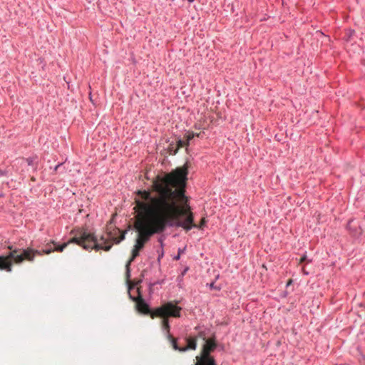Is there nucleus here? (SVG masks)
Wrapping results in <instances>:
<instances>
[{"mask_svg":"<svg viewBox=\"0 0 365 365\" xmlns=\"http://www.w3.org/2000/svg\"><path fill=\"white\" fill-rule=\"evenodd\" d=\"M53 245H55V241L51 240L45 246L43 249H42L41 250H38L41 253V256H42L43 254L49 255L51 252H54Z\"/></svg>","mask_w":365,"mask_h":365,"instance_id":"nucleus-13","label":"nucleus"},{"mask_svg":"<svg viewBox=\"0 0 365 365\" xmlns=\"http://www.w3.org/2000/svg\"><path fill=\"white\" fill-rule=\"evenodd\" d=\"M128 284V295L130 299L133 302H136V308L138 312L145 314H150L152 319L155 317H180V311L182 308L180 307L177 306L179 303L178 301L175 302H168L163 304L162 306L156 307L154 309H152L149 304L145 302V300L143 298L142 294L140 292V289H137L138 296L134 297L130 294V290L133 289V287Z\"/></svg>","mask_w":365,"mask_h":365,"instance_id":"nucleus-3","label":"nucleus"},{"mask_svg":"<svg viewBox=\"0 0 365 365\" xmlns=\"http://www.w3.org/2000/svg\"><path fill=\"white\" fill-rule=\"evenodd\" d=\"M10 252L4 255V257L11 264V272H12L13 263L21 264L25 259L33 262L36 255H41L38 250L28 247L26 249H13L11 246L9 247Z\"/></svg>","mask_w":365,"mask_h":365,"instance_id":"nucleus-4","label":"nucleus"},{"mask_svg":"<svg viewBox=\"0 0 365 365\" xmlns=\"http://www.w3.org/2000/svg\"><path fill=\"white\" fill-rule=\"evenodd\" d=\"M146 272H147V270H146V269H143V270L141 272V274H140V275H141V277H142L143 278H145V276Z\"/></svg>","mask_w":365,"mask_h":365,"instance_id":"nucleus-28","label":"nucleus"},{"mask_svg":"<svg viewBox=\"0 0 365 365\" xmlns=\"http://www.w3.org/2000/svg\"><path fill=\"white\" fill-rule=\"evenodd\" d=\"M200 136H201V133H195V137L200 138Z\"/></svg>","mask_w":365,"mask_h":365,"instance_id":"nucleus-31","label":"nucleus"},{"mask_svg":"<svg viewBox=\"0 0 365 365\" xmlns=\"http://www.w3.org/2000/svg\"><path fill=\"white\" fill-rule=\"evenodd\" d=\"M7 175H8V170L0 169V177L7 176Z\"/></svg>","mask_w":365,"mask_h":365,"instance_id":"nucleus-22","label":"nucleus"},{"mask_svg":"<svg viewBox=\"0 0 365 365\" xmlns=\"http://www.w3.org/2000/svg\"><path fill=\"white\" fill-rule=\"evenodd\" d=\"M180 258V255L178 254L177 255L174 256L173 259L174 260H179Z\"/></svg>","mask_w":365,"mask_h":365,"instance_id":"nucleus-29","label":"nucleus"},{"mask_svg":"<svg viewBox=\"0 0 365 365\" xmlns=\"http://www.w3.org/2000/svg\"><path fill=\"white\" fill-rule=\"evenodd\" d=\"M157 252L158 254V262L160 264L161 259L164 257V249L160 248L157 250Z\"/></svg>","mask_w":365,"mask_h":365,"instance_id":"nucleus-19","label":"nucleus"},{"mask_svg":"<svg viewBox=\"0 0 365 365\" xmlns=\"http://www.w3.org/2000/svg\"><path fill=\"white\" fill-rule=\"evenodd\" d=\"M178 148H176L174 142L170 143L168 146V152H169L170 155H174L178 153Z\"/></svg>","mask_w":365,"mask_h":365,"instance_id":"nucleus-16","label":"nucleus"},{"mask_svg":"<svg viewBox=\"0 0 365 365\" xmlns=\"http://www.w3.org/2000/svg\"><path fill=\"white\" fill-rule=\"evenodd\" d=\"M185 247L182 249L179 248L178 251V254H179L180 255L182 253H183L185 252Z\"/></svg>","mask_w":365,"mask_h":365,"instance_id":"nucleus-26","label":"nucleus"},{"mask_svg":"<svg viewBox=\"0 0 365 365\" xmlns=\"http://www.w3.org/2000/svg\"><path fill=\"white\" fill-rule=\"evenodd\" d=\"M210 287L211 289H217V290H220V288L219 287H217L215 285V282H211L210 284H209Z\"/></svg>","mask_w":365,"mask_h":365,"instance_id":"nucleus-25","label":"nucleus"},{"mask_svg":"<svg viewBox=\"0 0 365 365\" xmlns=\"http://www.w3.org/2000/svg\"><path fill=\"white\" fill-rule=\"evenodd\" d=\"M11 264L4 257V255H0V270H4L11 272Z\"/></svg>","mask_w":365,"mask_h":365,"instance_id":"nucleus-12","label":"nucleus"},{"mask_svg":"<svg viewBox=\"0 0 365 365\" xmlns=\"http://www.w3.org/2000/svg\"><path fill=\"white\" fill-rule=\"evenodd\" d=\"M189 270V267L186 266L184 267L183 270L181 272V277H183L184 275Z\"/></svg>","mask_w":365,"mask_h":365,"instance_id":"nucleus-23","label":"nucleus"},{"mask_svg":"<svg viewBox=\"0 0 365 365\" xmlns=\"http://www.w3.org/2000/svg\"><path fill=\"white\" fill-rule=\"evenodd\" d=\"M195 329L199 330L200 329V327L199 326L196 327Z\"/></svg>","mask_w":365,"mask_h":365,"instance_id":"nucleus-33","label":"nucleus"},{"mask_svg":"<svg viewBox=\"0 0 365 365\" xmlns=\"http://www.w3.org/2000/svg\"><path fill=\"white\" fill-rule=\"evenodd\" d=\"M164 282V280L162 279V280H158V281H155V282H148V291H149V294H151L153 293V287L155 286L156 284H162Z\"/></svg>","mask_w":365,"mask_h":365,"instance_id":"nucleus-15","label":"nucleus"},{"mask_svg":"<svg viewBox=\"0 0 365 365\" xmlns=\"http://www.w3.org/2000/svg\"><path fill=\"white\" fill-rule=\"evenodd\" d=\"M35 159H36V158L29 157L26 159V161L28 165L34 167L35 169H36L37 165L34 162Z\"/></svg>","mask_w":365,"mask_h":365,"instance_id":"nucleus-17","label":"nucleus"},{"mask_svg":"<svg viewBox=\"0 0 365 365\" xmlns=\"http://www.w3.org/2000/svg\"><path fill=\"white\" fill-rule=\"evenodd\" d=\"M307 260V255H304L302 258L300 259V263L302 262H304V261Z\"/></svg>","mask_w":365,"mask_h":365,"instance_id":"nucleus-27","label":"nucleus"},{"mask_svg":"<svg viewBox=\"0 0 365 365\" xmlns=\"http://www.w3.org/2000/svg\"><path fill=\"white\" fill-rule=\"evenodd\" d=\"M217 346V344L215 341V336L213 338L206 340L205 344L203 345L200 356L205 357V354H207L209 357H213L211 356V353L213 352Z\"/></svg>","mask_w":365,"mask_h":365,"instance_id":"nucleus-7","label":"nucleus"},{"mask_svg":"<svg viewBox=\"0 0 365 365\" xmlns=\"http://www.w3.org/2000/svg\"><path fill=\"white\" fill-rule=\"evenodd\" d=\"M126 232V230L121 232V230L117 227L113 228L111 222L109 225H107L108 237L113 241L115 244H118L124 240Z\"/></svg>","mask_w":365,"mask_h":365,"instance_id":"nucleus-5","label":"nucleus"},{"mask_svg":"<svg viewBox=\"0 0 365 365\" xmlns=\"http://www.w3.org/2000/svg\"><path fill=\"white\" fill-rule=\"evenodd\" d=\"M188 166L185 163L161 178L154 180L153 188L158 194L153 195L150 190H138L135 192L136 211L138 212L134 228L138 232L134 247L143 250L150 238L157 234L163 233L168 227H182L190 231L192 226L191 216L185 221H180L178 217L177 197L182 198V202L189 201L185 195Z\"/></svg>","mask_w":365,"mask_h":365,"instance_id":"nucleus-1","label":"nucleus"},{"mask_svg":"<svg viewBox=\"0 0 365 365\" xmlns=\"http://www.w3.org/2000/svg\"><path fill=\"white\" fill-rule=\"evenodd\" d=\"M354 221L353 219H350L346 225V229L349 232L350 235L354 237H359L362 235V229L360 226L352 227L351 223Z\"/></svg>","mask_w":365,"mask_h":365,"instance_id":"nucleus-9","label":"nucleus"},{"mask_svg":"<svg viewBox=\"0 0 365 365\" xmlns=\"http://www.w3.org/2000/svg\"><path fill=\"white\" fill-rule=\"evenodd\" d=\"M189 216H191L192 219V222L187 224V226H192L191 227V229H192L194 227L195 228H198V229H202L203 227L205 225L206 221H205V220L204 218L201 220V222H200V224L199 225H195L194 223V215H193V213L191 211H190V210L187 212L186 217H185V220L183 221H185Z\"/></svg>","mask_w":365,"mask_h":365,"instance_id":"nucleus-11","label":"nucleus"},{"mask_svg":"<svg viewBox=\"0 0 365 365\" xmlns=\"http://www.w3.org/2000/svg\"><path fill=\"white\" fill-rule=\"evenodd\" d=\"M197 337L201 338L205 341L207 340L205 331H199Z\"/></svg>","mask_w":365,"mask_h":365,"instance_id":"nucleus-20","label":"nucleus"},{"mask_svg":"<svg viewBox=\"0 0 365 365\" xmlns=\"http://www.w3.org/2000/svg\"><path fill=\"white\" fill-rule=\"evenodd\" d=\"M62 165H63V163H60L57 164V165L54 167V168H53V172H54L55 173H57V171H58V169L62 166Z\"/></svg>","mask_w":365,"mask_h":365,"instance_id":"nucleus-24","label":"nucleus"},{"mask_svg":"<svg viewBox=\"0 0 365 365\" xmlns=\"http://www.w3.org/2000/svg\"><path fill=\"white\" fill-rule=\"evenodd\" d=\"M140 250H137L135 247H133V249L132 250V255L130 259L128 261L125 265V277L127 279V282L130 283V264L131 262L139 256Z\"/></svg>","mask_w":365,"mask_h":365,"instance_id":"nucleus-8","label":"nucleus"},{"mask_svg":"<svg viewBox=\"0 0 365 365\" xmlns=\"http://www.w3.org/2000/svg\"><path fill=\"white\" fill-rule=\"evenodd\" d=\"M185 341L187 342V345L185 346H180L178 344L177 339L175 341H172V346L173 348L176 350L181 352L186 351L189 349L195 350L197 348V340L196 338H192V337H186Z\"/></svg>","mask_w":365,"mask_h":365,"instance_id":"nucleus-6","label":"nucleus"},{"mask_svg":"<svg viewBox=\"0 0 365 365\" xmlns=\"http://www.w3.org/2000/svg\"><path fill=\"white\" fill-rule=\"evenodd\" d=\"M189 2H193L195 0H187Z\"/></svg>","mask_w":365,"mask_h":365,"instance_id":"nucleus-34","label":"nucleus"},{"mask_svg":"<svg viewBox=\"0 0 365 365\" xmlns=\"http://www.w3.org/2000/svg\"><path fill=\"white\" fill-rule=\"evenodd\" d=\"M302 272L304 275H309V272L304 269H302Z\"/></svg>","mask_w":365,"mask_h":365,"instance_id":"nucleus-30","label":"nucleus"},{"mask_svg":"<svg viewBox=\"0 0 365 365\" xmlns=\"http://www.w3.org/2000/svg\"><path fill=\"white\" fill-rule=\"evenodd\" d=\"M363 219L365 220V215L363 217Z\"/></svg>","mask_w":365,"mask_h":365,"instance_id":"nucleus-35","label":"nucleus"},{"mask_svg":"<svg viewBox=\"0 0 365 365\" xmlns=\"http://www.w3.org/2000/svg\"><path fill=\"white\" fill-rule=\"evenodd\" d=\"M195 137V133L194 132H187V133L185 135V144H186V151L188 150L187 147L190 145V142Z\"/></svg>","mask_w":365,"mask_h":365,"instance_id":"nucleus-14","label":"nucleus"},{"mask_svg":"<svg viewBox=\"0 0 365 365\" xmlns=\"http://www.w3.org/2000/svg\"><path fill=\"white\" fill-rule=\"evenodd\" d=\"M164 240H165V237H163V236H160L158 239V242L160 243V248L161 249H163L164 247Z\"/></svg>","mask_w":365,"mask_h":365,"instance_id":"nucleus-21","label":"nucleus"},{"mask_svg":"<svg viewBox=\"0 0 365 365\" xmlns=\"http://www.w3.org/2000/svg\"><path fill=\"white\" fill-rule=\"evenodd\" d=\"M183 146H186L185 140H182L181 138H178L176 142V148H182Z\"/></svg>","mask_w":365,"mask_h":365,"instance_id":"nucleus-18","label":"nucleus"},{"mask_svg":"<svg viewBox=\"0 0 365 365\" xmlns=\"http://www.w3.org/2000/svg\"><path fill=\"white\" fill-rule=\"evenodd\" d=\"M73 232L75 233V235L68 242L61 245L55 242V245H53L54 251L62 252L70 243H75L86 250H95L98 251L103 250L109 251L112 247V245L108 244V239L103 235L101 236L100 242H98L94 234L88 232L86 229H78Z\"/></svg>","mask_w":365,"mask_h":365,"instance_id":"nucleus-2","label":"nucleus"},{"mask_svg":"<svg viewBox=\"0 0 365 365\" xmlns=\"http://www.w3.org/2000/svg\"><path fill=\"white\" fill-rule=\"evenodd\" d=\"M4 194L2 192H0V198L4 197Z\"/></svg>","mask_w":365,"mask_h":365,"instance_id":"nucleus-32","label":"nucleus"},{"mask_svg":"<svg viewBox=\"0 0 365 365\" xmlns=\"http://www.w3.org/2000/svg\"><path fill=\"white\" fill-rule=\"evenodd\" d=\"M167 317H163V319L162 320V329L165 332V334L166 336V338L170 341V344H172V341H175L176 339L173 338V336L170 333V323L169 320L166 318Z\"/></svg>","mask_w":365,"mask_h":365,"instance_id":"nucleus-10","label":"nucleus"}]
</instances>
